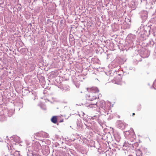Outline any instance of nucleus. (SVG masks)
<instances>
[{
    "label": "nucleus",
    "instance_id": "obj_1",
    "mask_svg": "<svg viewBox=\"0 0 156 156\" xmlns=\"http://www.w3.org/2000/svg\"><path fill=\"white\" fill-rule=\"evenodd\" d=\"M87 90L89 92L94 93H98L99 91L97 87H94L87 88Z\"/></svg>",
    "mask_w": 156,
    "mask_h": 156
},
{
    "label": "nucleus",
    "instance_id": "obj_2",
    "mask_svg": "<svg viewBox=\"0 0 156 156\" xmlns=\"http://www.w3.org/2000/svg\"><path fill=\"white\" fill-rule=\"evenodd\" d=\"M51 121L53 123L55 124L57 122V117L56 116H53L51 119Z\"/></svg>",
    "mask_w": 156,
    "mask_h": 156
},
{
    "label": "nucleus",
    "instance_id": "obj_3",
    "mask_svg": "<svg viewBox=\"0 0 156 156\" xmlns=\"http://www.w3.org/2000/svg\"><path fill=\"white\" fill-rule=\"evenodd\" d=\"M137 111H140L141 109V105H138L137 106Z\"/></svg>",
    "mask_w": 156,
    "mask_h": 156
},
{
    "label": "nucleus",
    "instance_id": "obj_4",
    "mask_svg": "<svg viewBox=\"0 0 156 156\" xmlns=\"http://www.w3.org/2000/svg\"><path fill=\"white\" fill-rule=\"evenodd\" d=\"M139 154H138V153L137 152V153L136 154V155L137 156H142V155H141V152L139 151Z\"/></svg>",
    "mask_w": 156,
    "mask_h": 156
},
{
    "label": "nucleus",
    "instance_id": "obj_5",
    "mask_svg": "<svg viewBox=\"0 0 156 156\" xmlns=\"http://www.w3.org/2000/svg\"><path fill=\"white\" fill-rule=\"evenodd\" d=\"M17 153L18 154V155L19 156L20 155V153H19V151H16L14 153V154H16Z\"/></svg>",
    "mask_w": 156,
    "mask_h": 156
},
{
    "label": "nucleus",
    "instance_id": "obj_6",
    "mask_svg": "<svg viewBox=\"0 0 156 156\" xmlns=\"http://www.w3.org/2000/svg\"><path fill=\"white\" fill-rule=\"evenodd\" d=\"M154 86L156 87V80L154 82Z\"/></svg>",
    "mask_w": 156,
    "mask_h": 156
},
{
    "label": "nucleus",
    "instance_id": "obj_7",
    "mask_svg": "<svg viewBox=\"0 0 156 156\" xmlns=\"http://www.w3.org/2000/svg\"><path fill=\"white\" fill-rule=\"evenodd\" d=\"M97 102L96 103H94V104H91L90 105H96V104H97Z\"/></svg>",
    "mask_w": 156,
    "mask_h": 156
},
{
    "label": "nucleus",
    "instance_id": "obj_8",
    "mask_svg": "<svg viewBox=\"0 0 156 156\" xmlns=\"http://www.w3.org/2000/svg\"><path fill=\"white\" fill-rule=\"evenodd\" d=\"M135 115V113H133V114H132V116H134Z\"/></svg>",
    "mask_w": 156,
    "mask_h": 156
},
{
    "label": "nucleus",
    "instance_id": "obj_9",
    "mask_svg": "<svg viewBox=\"0 0 156 156\" xmlns=\"http://www.w3.org/2000/svg\"><path fill=\"white\" fill-rule=\"evenodd\" d=\"M62 121H62V120H61V122H62Z\"/></svg>",
    "mask_w": 156,
    "mask_h": 156
},
{
    "label": "nucleus",
    "instance_id": "obj_10",
    "mask_svg": "<svg viewBox=\"0 0 156 156\" xmlns=\"http://www.w3.org/2000/svg\"><path fill=\"white\" fill-rule=\"evenodd\" d=\"M62 121H62V120H61V122H62Z\"/></svg>",
    "mask_w": 156,
    "mask_h": 156
}]
</instances>
